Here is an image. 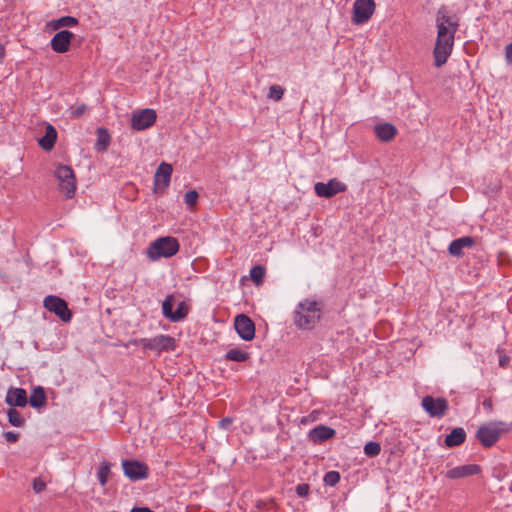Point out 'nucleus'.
I'll return each instance as SVG.
<instances>
[{
  "instance_id": "6e6552de",
  "label": "nucleus",
  "mask_w": 512,
  "mask_h": 512,
  "mask_svg": "<svg viewBox=\"0 0 512 512\" xmlns=\"http://www.w3.org/2000/svg\"><path fill=\"white\" fill-rule=\"evenodd\" d=\"M43 306L49 312L57 315L63 322H69L72 318V313L69 310L66 301L58 296H46L43 301Z\"/></svg>"
},
{
  "instance_id": "e433bc0d",
  "label": "nucleus",
  "mask_w": 512,
  "mask_h": 512,
  "mask_svg": "<svg viewBox=\"0 0 512 512\" xmlns=\"http://www.w3.org/2000/svg\"><path fill=\"white\" fill-rule=\"evenodd\" d=\"M45 488H46V483L41 478H35L33 480V490L36 493L43 492L45 490Z\"/></svg>"
},
{
  "instance_id": "f257e3e1",
  "label": "nucleus",
  "mask_w": 512,
  "mask_h": 512,
  "mask_svg": "<svg viewBox=\"0 0 512 512\" xmlns=\"http://www.w3.org/2000/svg\"><path fill=\"white\" fill-rule=\"evenodd\" d=\"M437 37L433 50L434 65L443 66L450 57L455 41V33L459 28V18L450 15L448 9L442 6L436 13Z\"/></svg>"
},
{
  "instance_id": "2eb2a0df",
  "label": "nucleus",
  "mask_w": 512,
  "mask_h": 512,
  "mask_svg": "<svg viewBox=\"0 0 512 512\" xmlns=\"http://www.w3.org/2000/svg\"><path fill=\"white\" fill-rule=\"evenodd\" d=\"M173 168L171 164L162 162L155 173L154 184L157 189H166L170 184Z\"/></svg>"
},
{
  "instance_id": "5701e85b",
  "label": "nucleus",
  "mask_w": 512,
  "mask_h": 512,
  "mask_svg": "<svg viewBox=\"0 0 512 512\" xmlns=\"http://www.w3.org/2000/svg\"><path fill=\"white\" fill-rule=\"evenodd\" d=\"M29 404L33 408H41L46 404V394L41 386H37L32 390L29 398Z\"/></svg>"
},
{
  "instance_id": "c03bdc74",
  "label": "nucleus",
  "mask_w": 512,
  "mask_h": 512,
  "mask_svg": "<svg viewBox=\"0 0 512 512\" xmlns=\"http://www.w3.org/2000/svg\"><path fill=\"white\" fill-rule=\"evenodd\" d=\"M130 512H154L148 507H134Z\"/></svg>"
},
{
  "instance_id": "a211bd4d",
  "label": "nucleus",
  "mask_w": 512,
  "mask_h": 512,
  "mask_svg": "<svg viewBox=\"0 0 512 512\" xmlns=\"http://www.w3.org/2000/svg\"><path fill=\"white\" fill-rule=\"evenodd\" d=\"M474 244L475 240L473 237L464 236L453 240L448 247V251L452 256L461 257L463 256V249L471 248Z\"/></svg>"
},
{
  "instance_id": "ddd939ff",
  "label": "nucleus",
  "mask_w": 512,
  "mask_h": 512,
  "mask_svg": "<svg viewBox=\"0 0 512 512\" xmlns=\"http://www.w3.org/2000/svg\"><path fill=\"white\" fill-rule=\"evenodd\" d=\"M234 327L244 341H251L255 337V324L245 314H239L234 319Z\"/></svg>"
},
{
  "instance_id": "39448f33",
  "label": "nucleus",
  "mask_w": 512,
  "mask_h": 512,
  "mask_svg": "<svg viewBox=\"0 0 512 512\" xmlns=\"http://www.w3.org/2000/svg\"><path fill=\"white\" fill-rule=\"evenodd\" d=\"M54 175L59 181L60 191L65 193L67 198H72L76 190V178L72 168L67 165H58Z\"/></svg>"
},
{
  "instance_id": "c756f323",
  "label": "nucleus",
  "mask_w": 512,
  "mask_h": 512,
  "mask_svg": "<svg viewBox=\"0 0 512 512\" xmlns=\"http://www.w3.org/2000/svg\"><path fill=\"white\" fill-rule=\"evenodd\" d=\"M284 95V88L280 85H272L269 88L268 98L276 102L280 101Z\"/></svg>"
},
{
  "instance_id": "4c0bfd02",
  "label": "nucleus",
  "mask_w": 512,
  "mask_h": 512,
  "mask_svg": "<svg viewBox=\"0 0 512 512\" xmlns=\"http://www.w3.org/2000/svg\"><path fill=\"white\" fill-rule=\"evenodd\" d=\"M5 439L10 443H15L19 439V433L14 431H7L4 433Z\"/></svg>"
},
{
  "instance_id": "423d86ee",
  "label": "nucleus",
  "mask_w": 512,
  "mask_h": 512,
  "mask_svg": "<svg viewBox=\"0 0 512 512\" xmlns=\"http://www.w3.org/2000/svg\"><path fill=\"white\" fill-rule=\"evenodd\" d=\"M143 348L161 353L163 351H174L176 341L169 335H157L153 338H142L138 341Z\"/></svg>"
},
{
  "instance_id": "58836bf2",
  "label": "nucleus",
  "mask_w": 512,
  "mask_h": 512,
  "mask_svg": "<svg viewBox=\"0 0 512 512\" xmlns=\"http://www.w3.org/2000/svg\"><path fill=\"white\" fill-rule=\"evenodd\" d=\"M505 58L509 65H512V43L505 47Z\"/></svg>"
},
{
  "instance_id": "dca6fc26",
  "label": "nucleus",
  "mask_w": 512,
  "mask_h": 512,
  "mask_svg": "<svg viewBox=\"0 0 512 512\" xmlns=\"http://www.w3.org/2000/svg\"><path fill=\"white\" fill-rule=\"evenodd\" d=\"M335 435V430L325 425H318L308 433V439L314 444H321L331 439Z\"/></svg>"
},
{
  "instance_id": "1a4fd4ad",
  "label": "nucleus",
  "mask_w": 512,
  "mask_h": 512,
  "mask_svg": "<svg viewBox=\"0 0 512 512\" xmlns=\"http://www.w3.org/2000/svg\"><path fill=\"white\" fill-rule=\"evenodd\" d=\"M157 114L154 109L136 110L131 116V128L137 131L145 130L154 125Z\"/></svg>"
},
{
  "instance_id": "2f4dec72",
  "label": "nucleus",
  "mask_w": 512,
  "mask_h": 512,
  "mask_svg": "<svg viewBox=\"0 0 512 512\" xmlns=\"http://www.w3.org/2000/svg\"><path fill=\"white\" fill-rule=\"evenodd\" d=\"M381 451L380 444L370 441L364 446V453L369 457L377 456Z\"/></svg>"
},
{
  "instance_id": "c85d7f7f",
  "label": "nucleus",
  "mask_w": 512,
  "mask_h": 512,
  "mask_svg": "<svg viewBox=\"0 0 512 512\" xmlns=\"http://www.w3.org/2000/svg\"><path fill=\"white\" fill-rule=\"evenodd\" d=\"M264 276H265V270L263 267L254 266L253 268H251L250 278L255 284L259 285L260 283H262Z\"/></svg>"
},
{
  "instance_id": "f704fd0d",
  "label": "nucleus",
  "mask_w": 512,
  "mask_h": 512,
  "mask_svg": "<svg viewBox=\"0 0 512 512\" xmlns=\"http://www.w3.org/2000/svg\"><path fill=\"white\" fill-rule=\"evenodd\" d=\"M198 197H199V195H198L197 191L189 190L184 195V201L187 204V206L193 207L194 205H196Z\"/></svg>"
},
{
  "instance_id": "4be33fe9",
  "label": "nucleus",
  "mask_w": 512,
  "mask_h": 512,
  "mask_svg": "<svg viewBox=\"0 0 512 512\" xmlns=\"http://www.w3.org/2000/svg\"><path fill=\"white\" fill-rule=\"evenodd\" d=\"M466 439V432L463 428H454L445 438L447 447H455L461 445Z\"/></svg>"
},
{
  "instance_id": "473e14b6",
  "label": "nucleus",
  "mask_w": 512,
  "mask_h": 512,
  "mask_svg": "<svg viewBox=\"0 0 512 512\" xmlns=\"http://www.w3.org/2000/svg\"><path fill=\"white\" fill-rule=\"evenodd\" d=\"M110 136L107 133V131L103 128L98 129V141L97 145L101 146V150H105L107 146L109 145Z\"/></svg>"
},
{
  "instance_id": "a878e982",
  "label": "nucleus",
  "mask_w": 512,
  "mask_h": 512,
  "mask_svg": "<svg viewBox=\"0 0 512 512\" xmlns=\"http://www.w3.org/2000/svg\"><path fill=\"white\" fill-rule=\"evenodd\" d=\"M78 24V20L72 16H63L57 20H54L52 25L54 29L61 27H73Z\"/></svg>"
},
{
  "instance_id": "f3484780",
  "label": "nucleus",
  "mask_w": 512,
  "mask_h": 512,
  "mask_svg": "<svg viewBox=\"0 0 512 512\" xmlns=\"http://www.w3.org/2000/svg\"><path fill=\"white\" fill-rule=\"evenodd\" d=\"M5 401L11 407H24L28 402L27 393L22 388H10Z\"/></svg>"
},
{
  "instance_id": "72a5a7b5",
  "label": "nucleus",
  "mask_w": 512,
  "mask_h": 512,
  "mask_svg": "<svg viewBox=\"0 0 512 512\" xmlns=\"http://www.w3.org/2000/svg\"><path fill=\"white\" fill-rule=\"evenodd\" d=\"M340 481V474L337 471H329L324 476V483L327 486H335Z\"/></svg>"
},
{
  "instance_id": "7ed1b4c3",
  "label": "nucleus",
  "mask_w": 512,
  "mask_h": 512,
  "mask_svg": "<svg viewBox=\"0 0 512 512\" xmlns=\"http://www.w3.org/2000/svg\"><path fill=\"white\" fill-rule=\"evenodd\" d=\"M511 430V425L504 421H490L482 424L477 432L476 438L485 448L492 447L503 434Z\"/></svg>"
},
{
  "instance_id": "aec40b11",
  "label": "nucleus",
  "mask_w": 512,
  "mask_h": 512,
  "mask_svg": "<svg viewBox=\"0 0 512 512\" xmlns=\"http://www.w3.org/2000/svg\"><path fill=\"white\" fill-rule=\"evenodd\" d=\"M374 131L376 136L383 142L391 141L397 134L396 127L390 123L376 125Z\"/></svg>"
},
{
  "instance_id": "6ab92c4d",
  "label": "nucleus",
  "mask_w": 512,
  "mask_h": 512,
  "mask_svg": "<svg viewBox=\"0 0 512 512\" xmlns=\"http://www.w3.org/2000/svg\"><path fill=\"white\" fill-rule=\"evenodd\" d=\"M479 472H480L479 465L467 464V465L457 466V467L450 469L447 472L446 476L449 479H459V478L476 475Z\"/></svg>"
},
{
  "instance_id": "412c9836",
  "label": "nucleus",
  "mask_w": 512,
  "mask_h": 512,
  "mask_svg": "<svg viewBox=\"0 0 512 512\" xmlns=\"http://www.w3.org/2000/svg\"><path fill=\"white\" fill-rule=\"evenodd\" d=\"M56 140L57 131L52 125L48 124L44 136L39 139L38 143L42 149L50 151L53 149Z\"/></svg>"
},
{
  "instance_id": "20e7f679",
  "label": "nucleus",
  "mask_w": 512,
  "mask_h": 512,
  "mask_svg": "<svg viewBox=\"0 0 512 512\" xmlns=\"http://www.w3.org/2000/svg\"><path fill=\"white\" fill-rule=\"evenodd\" d=\"M179 251V243L173 237H161L152 242L148 248V257L157 260L161 257H172Z\"/></svg>"
},
{
  "instance_id": "9d476101",
  "label": "nucleus",
  "mask_w": 512,
  "mask_h": 512,
  "mask_svg": "<svg viewBox=\"0 0 512 512\" xmlns=\"http://www.w3.org/2000/svg\"><path fill=\"white\" fill-rule=\"evenodd\" d=\"M347 185L337 178L330 179L327 183L317 182L314 185L315 194L318 197L330 199L335 195L345 192Z\"/></svg>"
},
{
  "instance_id": "79ce46f5",
  "label": "nucleus",
  "mask_w": 512,
  "mask_h": 512,
  "mask_svg": "<svg viewBox=\"0 0 512 512\" xmlns=\"http://www.w3.org/2000/svg\"><path fill=\"white\" fill-rule=\"evenodd\" d=\"M317 418L315 416V412L311 413L309 416L302 417L300 423L306 424L310 421H315Z\"/></svg>"
},
{
  "instance_id": "f03ea898",
  "label": "nucleus",
  "mask_w": 512,
  "mask_h": 512,
  "mask_svg": "<svg viewBox=\"0 0 512 512\" xmlns=\"http://www.w3.org/2000/svg\"><path fill=\"white\" fill-rule=\"evenodd\" d=\"M322 308L319 302L304 299L299 302L293 312V322L301 330H312L319 323Z\"/></svg>"
},
{
  "instance_id": "ea45409f",
  "label": "nucleus",
  "mask_w": 512,
  "mask_h": 512,
  "mask_svg": "<svg viewBox=\"0 0 512 512\" xmlns=\"http://www.w3.org/2000/svg\"><path fill=\"white\" fill-rule=\"evenodd\" d=\"M87 107L86 105L82 104V105H79L75 108V110L73 111V114L77 117L83 115L86 111Z\"/></svg>"
},
{
  "instance_id": "c9c22d12",
  "label": "nucleus",
  "mask_w": 512,
  "mask_h": 512,
  "mask_svg": "<svg viewBox=\"0 0 512 512\" xmlns=\"http://www.w3.org/2000/svg\"><path fill=\"white\" fill-rule=\"evenodd\" d=\"M299 497H307L310 491V486L306 483L298 484L295 488Z\"/></svg>"
},
{
  "instance_id": "393cba45",
  "label": "nucleus",
  "mask_w": 512,
  "mask_h": 512,
  "mask_svg": "<svg viewBox=\"0 0 512 512\" xmlns=\"http://www.w3.org/2000/svg\"><path fill=\"white\" fill-rule=\"evenodd\" d=\"M7 416H8V421L12 426L22 427L25 423V420L22 417V415L20 414V412L14 408H10L7 411Z\"/></svg>"
},
{
  "instance_id": "a19ab883",
  "label": "nucleus",
  "mask_w": 512,
  "mask_h": 512,
  "mask_svg": "<svg viewBox=\"0 0 512 512\" xmlns=\"http://www.w3.org/2000/svg\"><path fill=\"white\" fill-rule=\"evenodd\" d=\"M232 424V419L229 417L223 418L219 422V426L223 429L228 428Z\"/></svg>"
},
{
  "instance_id": "cd10ccee",
  "label": "nucleus",
  "mask_w": 512,
  "mask_h": 512,
  "mask_svg": "<svg viewBox=\"0 0 512 512\" xmlns=\"http://www.w3.org/2000/svg\"><path fill=\"white\" fill-rule=\"evenodd\" d=\"M173 296L172 295H169L166 297V299L164 300L163 304H162V312H163V315L171 320L173 322V314H174V311L172 310V307H173Z\"/></svg>"
},
{
  "instance_id": "4468645a",
  "label": "nucleus",
  "mask_w": 512,
  "mask_h": 512,
  "mask_svg": "<svg viewBox=\"0 0 512 512\" xmlns=\"http://www.w3.org/2000/svg\"><path fill=\"white\" fill-rule=\"evenodd\" d=\"M74 34L68 30L57 32L51 39V48L56 53H65L70 48V43Z\"/></svg>"
},
{
  "instance_id": "7c9ffc66",
  "label": "nucleus",
  "mask_w": 512,
  "mask_h": 512,
  "mask_svg": "<svg viewBox=\"0 0 512 512\" xmlns=\"http://www.w3.org/2000/svg\"><path fill=\"white\" fill-rule=\"evenodd\" d=\"M188 314V308L184 302H180L178 304L177 309L174 311L173 314V322H179L186 318Z\"/></svg>"
},
{
  "instance_id": "bb28decb",
  "label": "nucleus",
  "mask_w": 512,
  "mask_h": 512,
  "mask_svg": "<svg viewBox=\"0 0 512 512\" xmlns=\"http://www.w3.org/2000/svg\"><path fill=\"white\" fill-rule=\"evenodd\" d=\"M109 473H110V464L108 462H102L99 465L98 471H97V477H98V480H99V483L101 484V486L104 487L107 484Z\"/></svg>"
},
{
  "instance_id": "49530a36",
  "label": "nucleus",
  "mask_w": 512,
  "mask_h": 512,
  "mask_svg": "<svg viewBox=\"0 0 512 512\" xmlns=\"http://www.w3.org/2000/svg\"><path fill=\"white\" fill-rule=\"evenodd\" d=\"M5 56V48L4 46L0 43V59H3Z\"/></svg>"
},
{
  "instance_id": "f8f14e48",
  "label": "nucleus",
  "mask_w": 512,
  "mask_h": 512,
  "mask_svg": "<svg viewBox=\"0 0 512 512\" xmlns=\"http://www.w3.org/2000/svg\"><path fill=\"white\" fill-rule=\"evenodd\" d=\"M422 408L431 416V417H442L446 411L448 410V402L446 399L439 397L434 398L432 396H425L422 399Z\"/></svg>"
},
{
  "instance_id": "9b49d317",
  "label": "nucleus",
  "mask_w": 512,
  "mask_h": 512,
  "mask_svg": "<svg viewBox=\"0 0 512 512\" xmlns=\"http://www.w3.org/2000/svg\"><path fill=\"white\" fill-rule=\"evenodd\" d=\"M122 468L124 475L131 481L143 480L148 477V466L137 460H123Z\"/></svg>"
},
{
  "instance_id": "b1692460",
  "label": "nucleus",
  "mask_w": 512,
  "mask_h": 512,
  "mask_svg": "<svg viewBox=\"0 0 512 512\" xmlns=\"http://www.w3.org/2000/svg\"><path fill=\"white\" fill-rule=\"evenodd\" d=\"M226 360L244 362L249 358V353L239 349H230L225 355Z\"/></svg>"
},
{
  "instance_id": "a18cd8bd",
  "label": "nucleus",
  "mask_w": 512,
  "mask_h": 512,
  "mask_svg": "<svg viewBox=\"0 0 512 512\" xmlns=\"http://www.w3.org/2000/svg\"><path fill=\"white\" fill-rule=\"evenodd\" d=\"M483 406H484L485 408H487L489 411H491V410H492V408H493L492 400H491V399H485V400L483 401Z\"/></svg>"
},
{
  "instance_id": "37998d69",
  "label": "nucleus",
  "mask_w": 512,
  "mask_h": 512,
  "mask_svg": "<svg viewBox=\"0 0 512 512\" xmlns=\"http://www.w3.org/2000/svg\"><path fill=\"white\" fill-rule=\"evenodd\" d=\"M508 362H509V357L508 356H506V355L500 356V358H499V365L501 367H505L508 364Z\"/></svg>"
},
{
  "instance_id": "0eeeda50",
  "label": "nucleus",
  "mask_w": 512,
  "mask_h": 512,
  "mask_svg": "<svg viewBox=\"0 0 512 512\" xmlns=\"http://www.w3.org/2000/svg\"><path fill=\"white\" fill-rule=\"evenodd\" d=\"M375 8L374 0H355L353 3L352 22L356 25L368 22L374 14Z\"/></svg>"
}]
</instances>
